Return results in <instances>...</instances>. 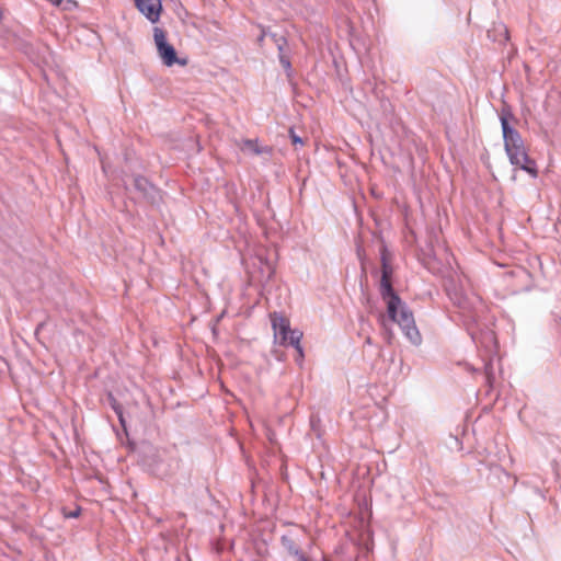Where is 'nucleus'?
Segmentation results:
<instances>
[{"mask_svg":"<svg viewBox=\"0 0 561 561\" xmlns=\"http://www.w3.org/2000/svg\"><path fill=\"white\" fill-rule=\"evenodd\" d=\"M447 290L450 300L460 309L462 321L472 341L484 352L483 369L486 381L491 383L494 378L493 357L497 352V341L495 333L490 328L479 323V317L484 306L477 296H469L456 287Z\"/></svg>","mask_w":561,"mask_h":561,"instance_id":"nucleus-1","label":"nucleus"},{"mask_svg":"<svg viewBox=\"0 0 561 561\" xmlns=\"http://www.w3.org/2000/svg\"><path fill=\"white\" fill-rule=\"evenodd\" d=\"M382 271L380 280V296L386 304L387 313L378 316V322L382 329L383 335L391 342L392 331L389 322L397 323L409 342L415 346L422 343V336L415 325V320L412 311L407 304L393 290L390 277L392 274L391 266L388 264L385 255L381 257Z\"/></svg>","mask_w":561,"mask_h":561,"instance_id":"nucleus-2","label":"nucleus"},{"mask_svg":"<svg viewBox=\"0 0 561 561\" xmlns=\"http://www.w3.org/2000/svg\"><path fill=\"white\" fill-rule=\"evenodd\" d=\"M271 323L274 331L275 341L282 346H294L298 353V360L304 357V351L300 345L302 333L298 330H291L289 320L280 313L271 314Z\"/></svg>","mask_w":561,"mask_h":561,"instance_id":"nucleus-3","label":"nucleus"},{"mask_svg":"<svg viewBox=\"0 0 561 561\" xmlns=\"http://www.w3.org/2000/svg\"><path fill=\"white\" fill-rule=\"evenodd\" d=\"M126 185L133 192V198L139 203L156 207L162 201L161 191L142 175H131Z\"/></svg>","mask_w":561,"mask_h":561,"instance_id":"nucleus-4","label":"nucleus"},{"mask_svg":"<svg viewBox=\"0 0 561 561\" xmlns=\"http://www.w3.org/2000/svg\"><path fill=\"white\" fill-rule=\"evenodd\" d=\"M153 39L157 47L159 57L162 64L167 67L174 65H186V59H181L178 56V51L172 44L168 42L167 32L158 26L153 27Z\"/></svg>","mask_w":561,"mask_h":561,"instance_id":"nucleus-5","label":"nucleus"},{"mask_svg":"<svg viewBox=\"0 0 561 561\" xmlns=\"http://www.w3.org/2000/svg\"><path fill=\"white\" fill-rule=\"evenodd\" d=\"M503 134L504 149L511 164H517L519 156L526 152L520 133L513 126L505 124Z\"/></svg>","mask_w":561,"mask_h":561,"instance_id":"nucleus-6","label":"nucleus"},{"mask_svg":"<svg viewBox=\"0 0 561 561\" xmlns=\"http://www.w3.org/2000/svg\"><path fill=\"white\" fill-rule=\"evenodd\" d=\"M135 5L151 23H158L162 13L161 0H134Z\"/></svg>","mask_w":561,"mask_h":561,"instance_id":"nucleus-7","label":"nucleus"},{"mask_svg":"<svg viewBox=\"0 0 561 561\" xmlns=\"http://www.w3.org/2000/svg\"><path fill=\"white\" fill-rule=\"evenodd\" d=\"M242 151H249L255 156L271 154L273 149L268 146H260L256 139H243L240 146Z\"/></svg>","mask_w":561,"mask_h":561,"instance_id":"nucleus-8","label":"nucleus"},{"mask_svg":"<svg viewBox=\"0 0 561 561\" xmlns=\"http://www.w3.org/2000/svg\"><path fill=\"white\" fill-rule=\"evenodd\" d=\"M516 168H519L520 170L527 172L533 178H537L538 175V169L536 165V162L534 159H531L527 151L522 153L518 159V163L514 164Z\"/></svg>","mask_w":561,"mask_h":561,"instance_id":"nucleus-9","label":"nucleus"},{"mask_svg":"<svg viewBox=\"0 0 561 561\" xmlns=\"http://www.w3.org/2000/svg\"><path fill=\"white\" fill-rule=\"evenodd\" d=\"M280 542L284 549L289 554L294 556L297 560H299L300 557H305V554L301 552L300 548L291 537L284 535L280 538Z\"/></svg>","mask_w":561,"mask_h":561,"instance_id":"nucleus-10","label":"nucleus"},{"mask_svg":"<svg viewBox=\"0 0 561 561\" xmlns=\"http://www.w3.org/2000/svg\"><path fill=\"white\" fill-rule=\"evenodd\" d=\"M500 122H501L502 133L504 131V127H505L504 123H506L507 126H512L511 122H515V123L517 122V118L512 113L510 105L504 104L503 107L501 108Z\"/></svg>","mask_w":561,"mask_h":561,"instance_id":"nucleus-11","label":"nucleus"},{"mask_svg":"<svg viewBox=\"0 0 561 561\" xmlns=\"http://www.w3.org/2000/svg\"><path fill=\"white\" fill-rule=\"evenodd\" d=\"M277 50H278L279 62H280L282 67L284 68V70L286 71L287 77L290 78L293 69H291V62L289 59V55L286 51V47H282L279 45V48Z\"/></svg>","mask_w":561,"mask_h":561,"instance_id":"nucleus-12","label":"nucleus"},{"mask_svg":"<svg viewBox=\"0 0 561 561\" xmlns=\"http://www.w3.org/2000/svg\"><path fill=\"white\" fill-rule=\"evenodd\" d=\"M267 35L272 38V41L275 43L277 49L279 48V45L282 47H287V39L283 35H278L277 33H267Z\"/></svg>","mask_w":561,"mask_h":561,"instance_id":"nucleus-13","label":"nucleus"},{"mask_svg":"<svg viewBox=\"0 0 561 561\" xmlns=\"http://www.w3.org/2000/svg\"><path fill=\"white\" fill-rule=\"evenodd\" d=\"M61 8L64 11H73L79 8V3L77 0H64Z\"/></svg>","mask_w":561,"mask_h":561,"instance_id":"nucleus-14","label":"nucleus"},{"mask_svg":"<svg viewBox=\"0 0 561 561\" xmlns=\"http://www.w3.org/2000/svg\"><path fill=\"white\" fill-rule=\"evenodd\" d=\"M289 138L294 146H297V145L302 146L304 145L302 138L295 133L294 128H289Z\"/></svg>","mask_w":561,"mask_h":561,"instance_id":"nucleus-15","label":"nucleus"},{"mask_svg":"<svg viewBox=\"0 0 561 561\" xmlns=\"http://www.w3.org/2000/svg\"><path fill=\"white\" fill-rule=\"evenodd\" d=\"M18 47L23 50L24 53H28L32 48V45L27 42H24V41H20V43L18 44Z\"/></svg>","mask_w":561,"mask_h":561,"instance_id":"nucleus-16","label":"nucleus"},{"mask_svg":"<svg viewBox=\"0 0 561 561\" xmlns=\"http://www.w3.org/2000/svg\"><path fill=\"white\" fill-rule=\"evenodd\" d=\"M113 409L114 411L116 412L118 419H119V423L125 426V420L123 417V413H122V409L121 407L116 405V404H113Z\"/></svg>","mask_w":561,"mask_h":561,"instance_id":"nucleus-17","label":"nucleus"},{"mask_svg":"<svg viewBox=\"0 0 561 561\" xmlns=\"http://www.w3.org/2000/svg\"><path fill=\"white\" fill-rule=\"evenodd\" d=\"M79 514H80V508H77V510H75V511H72V512L65 513V516H66L67 518H76V517H78V516H79Z\"/></svg>","mask_w":561,"mask_h":561,"instance_id":"nucleus-18","label":"nucleus"},{"mask_svg":"<svg viewBox=\"0 0 561 561\" xmlns=\"http://www.w3.org/2000/svg\"><path fill=\"white\" fill-rule=\"evenodd\" d=\"M257 256H259V260H260V262H261L262 264H265V265H266V266H268V267L271 266L270 261H268V259H267V257H264V256H263V255H261V254H259Z\"/></svg>","mask_w":561,"mask_h":561,"instance_id":"nucleus-19","label":"nucleus"},{"mask_svg":"<svg viewBox=\"0 0 561 561\" xmlns=\"http://www.w3.org/2000/svg\"><path fill=\"white\" fill-rule=\"evenodd\" d=\"M47 1L50 2L55 7H61V4L64 3V0H47Z\"/></svg>","mask_w":561,"mask_h":561,"instance_id":"nucleus-20","label":"nucleus"},{"mask_svg":"<svg viewBox=\"0 0 561 561\" xmlns=\"http://www.w3.org/2000/svg\"><path fill=\"white\" fill-rule=\"evenodd\" d=\"M263 214L264 213H254L255 219H256L259 225H262L263 217L261 215H263Z\"/></svg>","mask_w":561,"mask_h":561,"instance_id":"nucleus-21","label":"nucleus"},{"mask_svg":"<svg viewBox=\"0 0 561 561\" xmlns=\"http://www.w3.org/2000/svg\"><path fill=\"white\" fill-rule=\"evenodd\" d=\"M44 327V323H39L37 327H36V330H35V333L37 334L39 332V330Z\"/></svg>","mask_w":561,"mask_h":561,"instance_id":"nucleus-22","label":"nucleus"},{"mask_svg":"<svg viewBox=\"0 0 561 561\" xmlns=\"http://www.w3.org/2000/svg\"><path fill=\"white\" fill-rule=\"evenodd\" d=\"M297 561H308V559L306 557H300V559Z\"/></svg>","mask_w":561,"mask_h":561,"instance_id":"nucleus-23","label":"nucleus"},{"mask_svg":"<svg viewBox=\"0 0 561 561\" xmlns=\"http://www.w3.org/2000/svg\"><path fill=\"white\" fill-rule=\"evenodd\" d=\"M366 343H367V344H371V339H370V337H367V339H366Z\"/></svg>","mask_w":561,"mask_h":561,"instance_id":"nucleus-24","label":"nucleus"}]
</instances>
